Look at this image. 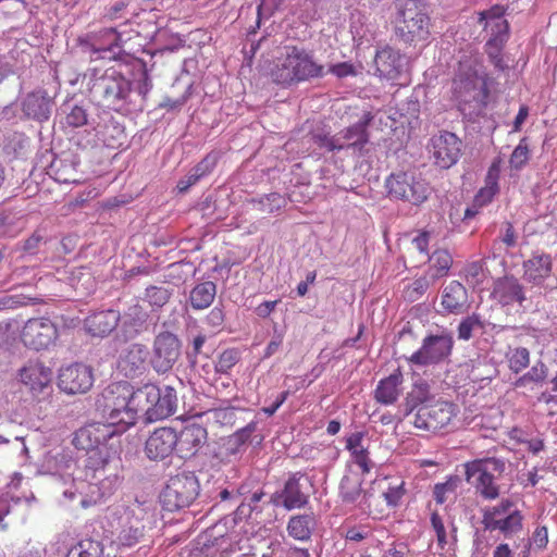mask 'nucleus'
I'll return each instance as SVG.
<instances>
[{
    "label": "nucleus",
    "instance_id": "nucleus-1",
    "mask_svg": "<svg viewBox=\"0 0 557 557\" xmlns=\"http://www.w3.org/2000/svg\"><path fill=\"white\" fill-rule=\"evenodd\" d=\"M495 81L475 59L459 61L454 78V95L459 110L469 117L479 116L487 106L490 89Z\"/></svg>",
    "mask_w": 557,
    "mask_h": 557
},
{
    "label": "nucleus",
    "instance_id": "nucleus-2",
    "mask_svg": "<svg viewBox=\"0 0 557 557\" xmlns=\"http://www.w3.org/2000/svg\"><path fill=\"white\" fill-rule=\"evenodd\" d=\"M88 86L91 100L99 107L116 112H131L136 107L132 81L114 66L91 70Z\"/></svg>",
    "mask_w": 557,
    "mask_h": 557
},
{
    "label": "nucleus",
    "instance_id": "nucleus-3",
    "mask_svg": "<svg viewBox=\"0 0 557 557\" xmlns=\"http://www.w3.org/2000/svg\"><path fill=\"white\" fill-rule=\"evenodd\" d=\"M120 432L117 428L106 422H91L78 429L73 436L72 444L89 454L87 467L92 470L103 468L111 458L119 455L121 449Z\"/></svg>",
    "mask_w": 557,
    "mask_h": 557
},
{
    "label": "nucleus",
    "instance_id": "nucleus-4",
    "mask_svg": "<svg viewBox=\"0 0 557 557\" xmlns=\"http://www.w3.org/2000/svg\"><path fill=\"white\" fill-rule=\"evenodd\" d=\"M284 49V58L272 70L274 83L289 87L325 75L324 66L317 63L304 48L286 46Z\"/></svg>",
    "mask_w": 557,
    "mask_h": 557
},
{
    "label": "nucleus",
    "instance_id": "nucleus-5",
    "mask_svg": "<svg viewBox=\"0 0 557 557\" xmlns=\"http://www.w3.org/2000/svg\"><path fill=\"white\" fill-rule=\"evenodd\" d=\"M133 385H107L96 400V409L106 421L126 432L136 423V406L131 401Z\"/></svg>",
    "mask_w": 557,
    "mask_h": 557
},
{
    "label": "nucleus",
    "instance_id": "nucleus-6",
    "mask_svg": "<svg viewBox=\"0 0 557 557\" xmlns=\"http://www.w3.org/2000/svg\"><path fill=\"white\" fill-rule=\"evenodd\" d=\"M136 406V420L143 413L146 422H157L173 416L177 409L176 391L171 385H141L131 401Z\"/></svg>",
    "mask_w": 557,
    "mask_h": 557
},
{
    "label": "nucleus",
    "instance_id": "nucleus-7",
    "mask_svg": "<svg viewBox=\"0 0 557 557\" xmlns=\"http://www.w3.org/2000/svg\"><path fill=\"white\" fill-rule=\"evenodd\" d=\"M466 481L484 500H495L500 495L499 480L506 469L503 460L494 457L467 461L463 465Z\"/></svg>",
    "mask_w": 557,
    "mask_h": 557
},
{
    "label": "nucleus",
    "instance_id": "nucleus-8",
    "mask_svg": "<svg viewBox=\"0 0 557 557\" xmlns=\"http://www.w3.org/2000/svg\"><path fill=\"white\" fill-rule=\"evenodd\" d=\"M384 187L391 199L420 206L431 195L430 184L416 172L399 171L385 178Z\"/></svg>",
    "mask_w": 557,
    "mask_h": 557
},
{
    "label": "nucleus",
    "instance_id": "nucleus-9",
    "mask_svg": "<svg viewBox=\"0 0 557 557\" xmlns=\"http://www.w3.org/2000/svg\"><path fill=\"white\" fill-rule=\"evenodd\" d=\"M152 529L151 516L140 505L127 507L119 518L114 543L119 548H131L145 541Z\"/></svg>",
    "mask_w": 557,
    "mask_h": 557
},
{
    "label": "nucleus",
    "instance_id": "nucleus-10",
    "mask_svg": "<svg viewBox=\"0 0 557 557\" xmlns=\"http://www.w3.org/2000/svg\"><path fill=\"white\" fill-rule=\"evenodd\" d=\"M482 524L486 531H497L504 537L510 539L522 531L523 516L512 500L503 498L498 504L483 510Z\"/></svg>",
    "mask_w": 557,
    "mask_h": 557
},
{
    "label": "nucleus",
    "instance_id": "nucleus-11",
    "mask_svg": "<svg viewBox=\"0 0 557 557\" xmlns=\"http://www.w3.org/2000/svg\"><path fill=\"white\" fill-rule=\"evenodd\" d=\"M429 25L430 18L418 2L407 1L397 13L395 34L405 44L425 40L430 34Z\"/></svg>",
    "mask_w": 557,
    "mask_h": 557
},
{
    "label": "nucleus",
    "instance_id": "nucleus-12",
    "mask_svg": "<svg viewBox=\"0 0 557 557\" xmlns=\"http://www.w3.org/2000/svg\"><path fill=\"white\" fill-rule=\"evenodd\" d=\"M459 413L458 405L451 400L440 398L434 403L421 406L413 420L417 429L438 432L448 430Z\"/></svg>",
    "mask_w": 557,
    "mask_h": 557
},
{
    "label": "nucleus",
    "instance_id": "nucleus-13",
    "mask_svg": "<svg viewBox=\"0 0 557 557\" xmlns=\"http://www.w3.org/2000/svg\"><path fill=\"white\" fill-rule=\"evenodd\" d=\"M199 481L191 472L172 476L161 495L163 507L169 511L188 507L199 495Z\"/></svg>",
    "mask_w": 557,
    "mask_h": 557
},
{
    "label": "nucleus",
    "instance_id": "nucleus-14",
    "mask_svg": "<svg viewBox=\"0 0 557 557\" xmlns=\"http://www.w3.org/2000/svg\"><path fill=\"white\" fill-rule=\"evenodd\" d=\"M504 13L505 10L500 5H495L479 13V24L490 34V38L484 46L487 59H491L492 54L502 55L503 48L508 40L509 24L504 18Z\"/></svg>",
    "mask_w": 557,
    "mask_h": 557
},
{
    "label": "nucleus",
    "instance_id": "nucleus-15",
    "mask_svg": "<svg viewBox=\"0 0 557 557\" xmlns=\"http://www.w3.org/2000/svg\"><path fill=\"white\" fill-rule=\"evenodd\" d=\"M451 332L442 330L423 338L421 347L409 357V362L416 366L437 364L451 355L454 347Z\"/></svg>",
    "mask_w": 557,
    "mask_h": 557
},
{
    "label": "nucleus",
    "instance_id": "nucleus-16",
    "mask_svg": "<svg viewBox=\"0 0 557 557\" xmlns=\"http://www.w3.org/2000/svg\"><path fill=\"white\" fill-rule=\"evenodd\" d=\"M182 343L172 332L159 333L153 341L151 367L158 373L171 371L181 356Z\"/></svg>",
    "mask_w": 557,
    "mask_h": 557
},
{
    "label": "nucleus",
    "instance_id": "nucleus-17",
    "mask_svg": "<svg viewBox=\"0 0 557 557\" xmlns=\"http://www.w3.org/2000/svg\"><path fill=\"white\" fill-rule=\"evenodd\" d=\"M374 116L370 111L362 114L359 121L352 125L341 129L337 134L338 152L343 150H351L354 156L363 157L366 146L369 144L370 134L368 132L369 125L372 123Z\"/></svg>",
    "mask_w": 557,
    "mask_h": 557
},
{
    "label": "nucleus",
    "instance_id": "nucleus-18",
    "mask_svg": "<svg viewBox=\"0 0 557 557\" xmlns=\"http://www.w3.org/2000/svg\"><path fill=\"white\" fill-rule=\"evenodd\" d=\"M21 337L23 343L30 348L46 349L55 342L58 330L50 319H29L23 327Z\"/></svg>",
    "mask_w": 557,
    "mask_h": 557
},
{
    "label": "nucleus",
    "instance_id": "nucleus-19",
    "mask_svg": "<svg viewBox=\"0 0 557 557\" xmlns=\"http://www.w3.org/2000/svg\"><path fill=\"white\" fill-rule=\"evenodd\" d=\"M431 147L435 163L448 169L459 160L462 141L454 133L443 131L431 138Z\"/></svg>",
    "mask_w": 557,
    "mask_h": 557
},
{
    "label": "nucleus",
    "instance_id": "nucleus-20",
    "mask_svg": "<svg viewBox=\"0 0 557 557\" xmlns=\"http://www.w3.org/2000/svg\"><path fill=\"white\" fill-rule=\"evenodd\" d=\"M456 399L470 414L478 416L483 408L495 404V396L490 385H455Z\"/></svg>",
    "mask_w": 557,
    "mask_h": 557
},
{
    "label": "nucleus",
    "instance_id": "nucleus-21",
    "mask_svg": "<svg viewBox=\"0 0 557 557\" xmlns=\"http://www.w3.org/2000/svg\"><path fill=\"white\" fill-rule=\"evenodd\" d=\"M55 107L54 97L50 96L47 90L37 88L26 94L21 101L23 114L38 123L47 122Z\"/></svg>",
    "mask_w": 557,
    "mask_h": 557
},
{
    "label": "nucleus",
    "instance_id": "nucleus-22",
    "mask_svg": "<svg viewBox=\"0 0 557 557\" xmlns=\"http://www.w3.org/2000/svg\"><path fill=\"white\" fill-rule=\"evenodd\" d=\"M176 451L181 458L194 457L207 443V429L197 422H188L183 429L176 432Z\"/></svg>",
    "mask_w": 557,
    "mask_h": 557
},
{
    "label": "nucleus",
    "instance_id": "nucleus-23",
    "mask_svg": "<svg viewBox=\"0 0 557 557\" xmlns=\"http://www.w3.org/2000/svg\"><path fill=\"white\" fill-rule=\"evenodd\" d=\"M148 349L143 344H131L122 351L117 361V371L126 379L134 380L146 370Z\"/></svg>",
    "mask_w": 557,
    "mask_h": 557
},
{
    "label": "nucleus",
    "instance_id": "nucleus-24",
    "mask_svg": "<svg viewBox=\"0 0 557 557\" xmlns=\"http://www.w3.org/2000/svg\"><path fill=\"white\" fill-rule=\"evenodd\" d=\"M176 432L172 428H158L147 438L145 453L151 460H162L176 449Z\"/></svg>",
    "mask_w": 557,
    "mask_h": 557
},
{
    "label": "nucleus",
    "instance_id": "nucleus-25",
    "mask_svg": "<svg viewBox=\"0 0 557 557\" xmlns=\"http://www.w3.org/2000/svg\"><path fill=\"white\" fill-rule=\"evenodd\" d=\"M79 159L76 154L66 152L55 157L49 166V175L61 184H78L82 177L78 172Z\"/></svg>",
    "mask_w": 557,
    "mask_h": 557
},
{
    "label": "nucleus",
    "instance_id": "nucleus-26",
    "mask_svg": "<svg viewBox=\"0 0 557 557\" xmlns=\"http://www.w3.org/2000/svg\"><path fill=\"white\" fill-rule=\"evenodd\" d=\"M302 479L306 480L304 474L293 473L285 482L284 488L277 496L285 509H300L308 504L309 495L301 484Z\"/></svg>",
    "mask_w": 557,
    "mask_h": 557
},
{
    "label": "nucleus",
    "instance_id": "nucleus-27",
    "mask_svg": "<svg viewBox=\"0 0 557 557\" xmlns=\"http://www.w3.org/2000/svg\"><path fill=\"white\" fill-rule=\"evenodd\" d=\"M374 63L379 75L386 79L397 78L404 70V58L391 47L377 51Z\"/></svg>",
    "mask_w": 557,
    "mask_h": 557
},
{
    "label": "nucleus",
    "instance_id": "nucleus-28",
    "mask_svg": "<svg viewBox=\"0 0 557 557\" xmlns=\"http://www.w3.org/2000/svg\"><path fill=\"white\" fill-rule=\"evenodd\" d=\"M120 321V313L115 310H104L88 315L84 321L85 330L92 336L109 335Z\"/></svg>",
    "mask_w": 557,
    "mask_h": 557
},
{
    "label": "nucleus",
    "instance_id": "nucleus-29",
    "mask_svg": "<svg viewBox=\"0 0 557 557\" xmlns=\"http://www.w3.org/2000/svg\"><path fill=\"white\" fill-rule=\"evenodd\" d=\"M441 304L449 313H462L469 307L466 287L458 281H451L443 289Z\"/></svg>",
    "mask_w": 557,
    "mask_h": 557
},
{
    "label": "nucleus",
    "instance_id": "nucleus-30",
    "mask_svg": "<svg viewBox=\"0 0 557 557\" xmlns=\"http://www.w3.org/2000/svg\"><path fill=\"white\" fill-rule=\"evenodd\" d=\"M523 269L525 280L535 285H540L552 273V257L547 253H534L530 259L523 262Z\"/></svg>",
    "mask_w": 557,
    "mask_h": 557
},
{
    "label": "nucleus",
    "instance_id": "nucleus-31",
    "mask_svg": "<svg viewBox=\"0 0 557 557\" xmlns=\"http://www.w3.org/2000/svg\"><path fill=\"white\" fill-rule=\"evenodd\" d=\"M59 383H92L101 380L94 368L83 362H74L59 369Z\"/></svg>",
    "mask_w": 557,
    "mask_h": 557
},
{
    "label": "nucleus",
    "instance_id": "nucleus-32",
    "mask_svg": "<svg viewBox=\"0 0 557 557\" xmlns=\"http://www.w3.org/2000/svg\"><path fill=\"white\" fill-rule=\"evenodd\" d=\"M20 383H50L53 371L39 359L29 360L18 371Z\"/></svg>",
    "mask_w": 557,
    "mask_h": 557
},
{
    "label": "nucleus",
    "instance_id": "nucleus-33",
    "mask_svg": "<svg viewBox=\"0 0 557 557\" xmlns=\"http://www.w3.org/2000/svg\"><path fill=\"white\" fill-rule=\"evenodd\" d=\"M494 293L504 306L512 302L521 304L525 299L523 287L515 277H505L496 285Z\"/></svg>",
    "mask_w": 557,
    "mask_h": 557
},
{
    "label": "nucleus",
    "instance_id": "nucleus-34",
    "mask_svg": "<svg viewBox=\"0 0 557 557\" xmlns=\"http://www.w3.org/2000/svg\"><path fill=\"white\" fill-rule=\"evenodd\" d=\"M216 295V285L211 281L196 284L189 292V304L194 310H203L211 306Z\"/></svg>",
    "mask_w": 557,
    "mask_h": 557
},
{
    "label": "nucleus",
    "instance_id": "nucleus-35",
    "mask_svg": "<svg viewBox=\"0 0 557 557\" xmlns=\"http://www.w3.org/2000/svg\"><path fill=\"white\" fill-rule=\"evenodd\" d=\"M313 525V515L293 516L288 521L287 531L292 537L299 541H306L310 539Z\"/></svg>",
    "mask_w": 557,
    "mask_h": 557
},
{
    "label": "nucleus",
    "instance_id": "nucleus-36",
    "mask_svg": "<svg viewBox=\"0 0 557 557\" xmlns=\"http://www.w3.org/2000/svg\"><path fill=\"white\" fill-rule=\"evenodd\" d=\"M66 557H104V546L98 540L83 539L69 549Z\"/></svg>",
    "mask_w": 557,
    "mask_h": 557
},
{
    "label": "nucleus",
    "instance_id": "nucleus-37",
    "mask_svg": "<svg viewBox=\"0 0 557 557\" xmlns=\"http://www.w3.org/2000/svg\"><path fill=\"white\" fill-rule=\"evenodd\" d=\"M384 480L386 481V487L382 491V497L387 507L396 508L401 504L407 493L406 483L399 478H385Z\"/></svg>",
    "mask_w": 557,
    "mask_h": 557
},
{
    "label": "nucleus",
    "instance_id": "nucleus-38",
    "mask_svg": "<svg viewBox=\"0 0 557 557\" xmlns=\"http://www.w3.org/2000/svg\"><path fill=\"white\" fill-rule=\"evenodd\" d=\"M252 208L261 213H275L286 206V199L278 193H271L250 200Z\"/></svg>",
    "mask_w": 557,
    "mask_h": 557
},
{
    "label": "nucleus",
    "instance_id": "nucleus-39",
    "mask_svg": "<svg viewBox=\"0 0 557 557\" xmlns=\"http://www.w3.org/2000/svg\"><path fill=\"white\" fill-rule=\"evenodd\" d=\"M362 482L357 475H345L341 481L339 495L344 503L354 504L362 495Z\"/></svg>",
    "mask_w": 557,
    "mask_h": 557
},
{
    "label": "nucleus",
    "instance_id": "nucleus-40",
    "mask_svg": "<svg viewBox=\"0 0 557 557\" xmlns=\"http://www.w3.org/2000/svg\"><path fill=\"white\" fill-rule=\"evenodd\" d=\"M359 506L361 510L366 511L373 519L380 520L388 515V507L382 505L381 497L369 491L363 492Z\"/></svg>",
    "mask_w": 557,
    "mask_h": 557
},
{
    "label": "nucleus",
    "instance_id": "nucleus-41",
    "mask_svg": "<svg viewBox=\"0 0 557 557\" xmlns=\"http://www.w3.org/2000/svg\"><path fill=\"white\" fill-rule=\"evenodd\" d=\"M430 400V394L426 385H411V389L407 392L404 403V411L409 414L418 406L426 405Z\"/></svg>",
    "mask_w": 557,
    "mask_h": 557
},
{
    "label": "nucleus",
    "instance_id": "nucleus-42",
    "mask_svg": "<svg viewBox=\"0 0 557 557\" xmlns=\"http://www.w3.org/2000/svg\"><path fill=\"white\" fill-rule=\"evenodd\" d=\"M460 484V479L457 475H450L445 482L436 483L433 488V496L437 504H444L450 497L455 496L456 491Z\"/></svg>",
    "mask_w": 557,
    "mask_h": 557
},
{
    "label": "nucleus",
    "instance_id": "nucleus-43",
    "mask_svg": "<svg viewBox=\"0 0 557 557\" xmlns=\"http://www.w3.org/2000/svg\"><path fill=\"white\" fill-rule=\"evenodd\" d=\"M499 160H496L492 163V165L488 169L487 175H486V186L482 188L478 195L479 198H484V201H491L492 198L496 195L498 191V185L497 180L499 176Z\"/></svg>",
    "mask_w": 557,
    "mask_h": 557
},
{
    "label": "nucleus",
    "instance_id": "nucleus-44",
    "mask_svg": "<svg viewBox=\"0 0 557 557\" xmlns=\"http://www.w3.org/2000/svg\"><path fill=\"white\" fill-rule=\"evenodd\" d=\"M484 323L481 320L480 315L476 313H473L471 315L466 317L462 319L458 325L457 332H458V338L461 341H469L473 332L476 330H483Z\"/></svg>",
    "mask_w": 557,
    "mask_h": 557
},
{
    "label": "nucleus",
    "instance_id": "nucleus-45",
    "mask_svg": "<svg viewBox=\"0 0 557 557\" xmlns=\"http://www.w3.org/2000/svg\"><path fill=\"white\" fill-rule=\"evenodd\" d=\"M434 269V276H444L451 267L453 258L447 250H435L432 256L429 257Z\"/></svg>",
    "mask_w": 557,
    "mask_h": 557
},
{
    "label": "nucleus",
    "instance_id": "nucleus-46",
    "mask_svg": "<svg viewBox=\"0 0 557 557\" xmlns=\"http://www.w3.org/2000/svg\"><path fill=\"white\" fill-rule=\"evenodd\" d=\"M172 295V289L163 286H149L146 288L145 297L152 307L161 308L169 302Z\"/></svg>",
    "mask_w": 557,
    "mask_h": 557
},
{
    "label": "nucleus",
    "instance_id": "nucleus-47",
    "mask_svg": "<svg viewBox=\"0 0 557 557\" xmlns=\"http://www.w3.org/2000/svg\"><path fill=\"white\" fill-rule=\"evenodd\" d=\"M102 35L108 38L109 45L107 47H99L96 51L103 54L109 53V55H103V58L114 59L121 51L120 35L113 27L103 29Z\"/></svg>",
    "mask_w": 557,
    "mask_h": 557
},
{
    "label": "nucleus",
    "instance_id": "nucleus-48",
    "mask_svg": "<svg viewBox=\"0 0 557 557\" xmlns=\"http://www.w3.org/2000/svg\"><path fill=\"white\" fill-rule=\"evenodd\" d=\"M72 287L81 295L89 294L92 287V278L89 272L84 270L74 271L70 277Z\"/></svg>",
    "mask_w": 557,
    "mask_h": 557
},
{
    "label": "nucleus",
    "instance_id": "nucleus-49",
    "mask_svg": "<svg viewBox=\"0 0 557 557\" xmlns=\"http://www.w3.org/2000/svg\"><path fill=\"white\" fill-rule=\"evenodd\" d=\"M311 139L321 149H325L329 152H338L337 134L331 135L324 131H313Z\"/></svg>",
    "mask_w": 557,
    "mask_h": 557
},
{
    "label": "nucleus",
    "instance_id": "nucleus-50",
    "mask_svg": "<svg viewBox=\"0 0 557 557\" xmlns=\"http://www.w3.org/2000/svg\"><path fill=\"white\" fill-rule=\"evenodd\" d=\"M399 395L398 385H377L374 391L375 400L385 406L393 405Z\"/></svg>",
    "mask_w": 557,
    "mask_h": 557
},
{
    "label": "nucleus",
    "instance_id": "nucleus-51",
    "mask_svg": "<svg viewBox=\"0 0 557 557\" xmlns=\"http://www.w3.org/2000/svg\"><path fill=\"white\" fill-rule=\"evenodd\" d=\"M431 525L436 535L437 547L443 553L447 549L448 545V536L446 532V528L444 525L442 517L438 512H432L431 515Z\"/></svg>",
    "mask_w": 557,
    "mask_h": 557
},
{
    "label": "nucleus",
    "instance_id": "nucleus-52",
    "mask_svg": "<svg viewBox=\"0 0 557 557\" xmlns=\"http://www.w3.org/2000/svg\"><path fill=\"white\" fill-rule=\"evenodd\" d=\"M530 151L527 138H522L510 156L512 169L520 170L529 160Z\"/></svg>",
    "mask_w": 557,
    "mask_h": 557
},
{
    "label": "nucleus",
    "instance_id": "nucleus-53",
    "mask_svg": "<svg viewBox=\"0 0 557 557\" xmlns=\"http://www.w3.org/2000/svg\"><path fill=\"white\" fill-rule=\"evenodd\" d=\"M239 360V351L235 348L224 350L218 362L215 363V371L219 373H227Z\"/></svg>",
    "mask_w": 557,
    "mask_h": 557
},
{
    "label": "nucleus",
    "instance_id": "nucleus-54",
    "mask_svg": "<svg viewBox=\"0 0 557 557\" xmlns=\"http://www.w3.org/2000/svg\"><path fill=\"white\" fill-rule=\"evenodd\" d=\"M530 361V352L524 347L513 349L509 357V367L516 373L523 370Z\"/></svg>",
    "mask_w": 557,
    "mask_h": 557
},
{
    "label": "nucleus",
    "instance_id": "nucleus-55",
    "mask_svg": "<svg viewBox=\"0 0 557 557\" xmlns=\"http://www.w3.org/2000/svg\"><path fill=\"white\" fill-rule=\"evenodd\" d=\"M33 299L21 294H1L0 311L15 309L30 304Z\"/></svg>",
    "mask_w": 557,
    "mask_h": 557
},
{
    "label": "nucleus",
    "instance_id": "nucleus-56",
    "mask_svg": "<svg viewBox=\"0 0 557 557\" xmlns=\"http://www.w3.org/2000/svg\"><path fill=\"white\" fill-rule=\"evenodd\" d=\"M430 287V282L426 277H419L414 280L405 290V297L410 301L418 300Z\"/></svg>",
    "mask_w": 557,
    "mask_h": 557
},
{
    "label": "nucleus",
    "instance_id": "nucleus-57",
    "mask_svg": "<svg viewBox=\"0 0 557 557\" xmlns=\"http://www.w3.org/2000/svg\"><path fill=\"white\" fill-rule=\"evenodd\" d=\"M87 110L82 106L74 104L66 113V123L69 126L82 127L87 124Z\"/></svg>",
    "mask_w": 557,
    "mask_h": 557
},
{
    "label": "nucleus",
    "instance_id": "nucleus-58",
    "mask_svg": "<svg viewBox=\"0 0 557 557\" xmlns=\"http://www.w3.org/2000/svg\"><path fill=\"white\" fill-rule=\"evenodd\" d=\"M282 0H260L257 8L258 25L262 20L270 18L281 7Z\"/></svg>",
    "mask_w": 557,
    "mask_h": 557
},
{
    "label": "nucleus",
    "instance_id": "nucleus-59",
    "mask_svg": "<svg viewBox=\"0 0 557 557\" xmlns=\"http://www.w3.org/2000/svg\"><path fill=\"white\" fill-rule=\"evenodd\" d=\"M225 322V313L221 307H214L206 317L205 323L215 332L223 329Z\"/></svg>",
    "mask_w": 557,
    "mask_h": 557
},
{
    "label": "nucleus",
    "instance_id": "nucleus-60",
    "mask_svg": "<svg viewBox=\"0 0 557 557\" xmlns=\"http://www.w3.org/2000/svg\"><path fill=\"white\" fill-rule=\"evenodd\" d=\"M216 154L209 153L191 171L201 178L213 170L216 165Z\"/></svg>",
    "mask_w": 557,
    "mask_h": 557
},
{
    "label": "nucleus",
    "instance_id": "nucleus-61",
    "mask_svg": "<svg viewBox=\"0 0 557 557\" xmlns=\"http://www.w3.org/2000/svg\"><path fill=\"white\" fill-rule=\"evenodd\" d=\"M354 462L361 469L363 474H368L372 469V461L367 448L356 450L351 454Z\"/></svg>",
    "mask_w": 557,
    "mask_h": 557
},
{
    "label": "nucleus",
    "instance_id": "nucleus-62",
    "mask_svg": "<svg viewBox=\"0 0 557 557\" xmlns=\"http://www.w3.org/2000/svg\"><path fill=\"white\" fill-rule=\"evenodd\" d=\"M548 543V531L546 527H537L533 532L532 540H528L524 547L530 548L533 544L535 547L543 549Z\"/></svg>",
    "mask_w": 557,
    "mask_h": 557
},
{
    "label": "nucleus",
    "instance_id": "nucleus-63",
    "mask_svg": "<svg viewBox=\"0 0 557 557\" xmlns=\"http://www.w3.org/2000/svg\"><path fill=\"white\" fill-rule=\"evenodd\" d=\"M546 377V368L544 363L537 362L534 364L531 370L519 380L518 383H523L524 381H529L532 383H540Z\"/></svg>",
    "mask_w": 557,
    "mask_h": 557
},
{
    "label": "nucleus",
    "instance_id": "nucleus-64",
    "mask_svg": "<svg viewBox=\"0 0 557 557\" xmlns=\"http://www.w3.org/2000/svg\"><path fill=\"white\" fill-rule=\"evenodd\" d=\"M466 277L472 284H479L483 277V268L479 262H472L465 269Z\"/></svg>",
    "mask_w": 557,
    "mask_h": 557
}]
</instances>
